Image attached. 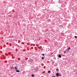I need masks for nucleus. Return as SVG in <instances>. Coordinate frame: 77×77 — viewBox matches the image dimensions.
Segmentation results:
<instances>
[{
  "label": "nucleus",
  "instance_id": "nucleus-1",
  "mask_svg": "<svg viewBox=\"0 0 77 77\" xmlns=\"http://www.w3.org/2000/svg\"><path fill=\"white\" fill-rule=\"evenodd\" d=\"M56 75L57 76V77H59V74L58 73H57L56 74Z\"/></svg>",
  "mask_w": 77,
  "mask_h": 77
},
{
  "label": "nucleus",
  "instance_id": "nucleus-2",
  "mask_svg": "<svg viewBox=\"0 0 77 77\" xmlns=\"http://www.w3.org/2000/svg\"><path fill=\"white\" fill-rule=\"evenodd\" d=\"M69 50H71V48H70L69 47L66 50H68V51H69Z\"/></svg>",
  "mask_w": 77,
  "mask_h": 77
},
{
  "label": "nucleus",
  "instance_id": "nucleus-3",
  "mask_svg": "<svg viewBox=\"0 0 77 77\" xmlns=\"http://www.w3.org/2000/svg\"><path fill=\"white\" fill-rule=\"evenodd\" d=\"M61 55L60 54L58 55V57H59L60 58L61 57Z\"/></svg>",
  "mask_w": 77,
  "mask_h": 77
},
{
  "label": "nucleus",
  "instance_id": "nucleus-4",
  "mask_svg": "<svg viewBox=\"0 0 77 77\" xmlns=\"http://www.w3.org/2000/svg\"><path fill=\"white\" fill-rule=\"evenodd\" d=\"M16 71L17 72H20V71L18 70H16Z\"/></svg>",
  "mask_w": 77,
  "mask_h": 77
},
{
  "label": "nucleus",
  "instance_id": "nucleus-5",
  "mask_svg": "<svg viewBox=\"0 0 77 77\" xmlns=\"http://www.w3.org/2000/svg\"><path fill=\"white\" fill-rule=\"evenodd\" d=\"M15 69H16V70H17V67H15Z\"/></svg>",
  "mask_w": 77,
  "mask_h": 77
},
{
  "label": "nucleus",
  "instance_id": "nucleus-6",
  "mask_svg": "<svg viewBox=\"0 0 77 77\" xmlns=\"http://www.w3.org/2000/svg\"><path fill=\"white\" fill-rule=\"evenodd\" d=\"M34 76H35V75H33V74L32 75V77H34Z\"/></svg>",
  "mask_w": 77,
  "mask_h": 77
},
{
  "label": "nucleus",
  "instance_id": "nucleus-7",
  "mask_svg": "<svg viewBox=\"0 0 77 77\" xmlns=\"http://www.w3.org/2000/svg\"><path fill=\"white\" fill-rule=\"evenodd\" d=\"M42 59L44 60V57H42Z\"/></svg>",
  "mask_w": 77,
  "mask_h": 77
},
{
  "label": "nucleus",
  "instance_id": "nucleus-8",
  "mask_svg": "<svg viewBox=\"0 0 77 77\" xmlns=\"http://www.w3.org/2000/svg\"><path fill=\"white\" fill-rule=\"evenodd\" d=\"M48 72V73H50V71H49Z\"/></svg>",
  "mask_w": 77,
  "mask_h": 77
},
{
  "label": "nucleus",
  "instance_id": "nucleus-9",
  "mask_svg": "<svg viewBox=\"0 0 77 77\" xmlns=\"http://www.w3.org/2000/svg\"><path fill=\"white\" fill-rule=\"evenodd\" d=\"M44 55H45V54H42V56H44Z\"/></svg>",
  "mask_w": 77,
  "mask_h": 77
},
{
  "label": "nucleus",
  "instance_id": "nucleus-10",
  "mask_svg": "<svg viewBox=\"0 0 77 77\" xmlns=\"http://www.w3.org/2000/svg\"><path fill=\"white\" fill-rule=\"evenodd\" d=\"M59 76H62V75H60V74H59Z\"/></svg>",
  "mask_w": 77,
  "mask_h": 77
},
{
  "label": "nucleus",
  "instance_id": "nucleus-11",
  "mask_svg": "<svg viewBox=\"0 0 77 77\" xmlns=\"http://www.w3.org/2000/svg\"><path fill=\"white\" fill-rule=\"evenodd\" d=\"M75 38H77V36H75Z\"/></svg>",
  "mask_w": 77,
  "mask_h": 77
},
{
  "label": "nucleus",
  "instance_id": "nucleus-12",
  "mask_svg": "<svg viewBox=\"0 0 77 77\" xmlns=\"http://www.w3.org/2000/svg\"><path fill=\"white\" fill-rule=\"evenodd\" d=\"M56 70L57 71H58V69H56Z\"/></svg>",
  "mask_w": 77,
  "mask_h": 77
},
{
  "label": "nucleus",
  "instance_id": "nucleus-13",
  "mask_svg": "<svg viewBox=\"0 0 77 77\" xmlns=\"http://www.w3.org/2000/svg\"><path fill=\"white\" fill-rule=\"evenodd\" d=\"M12 67H11V69H12Z\"/></svg>",
  "mask_w": 77,
  "mask_h": 77
},
{
  "label": "nucleus",
  "instance_id": "nucleus-14",
  "mask_svg": "<svg viewBox=\"0 0 77 77\" xmlns=\"http://www.w3.org/2000/svg\"><path fill=\"white\" fill-rule=\"evenodd\" d=\"M52 77H56L55 76H52Z\"/></svg>",
  "mask_w": 77,
  "mask_h": 77
},
{
  "label": "nucleus",
  "instance_id": "nucleus-15",
  "mask_svg": "<svg viewBox=\"0 0 77 77\" xmlns=\"http://www.w3.org/2000/svg\"><path fill=\"white\" fill-rule=\"evenodd\" d=\"M52 63H54V62H53Z\"/></svg>",
  "mask_w": 77,
  "mask_h": 77
},
{
  "label": "nucleus",
  "instance_id": "nucleus-16",
  "mask_svg": "<svg viewBox=\"0 0 77 77\" xmlns=\"http://www.w3.org/2000/svg\"><path fill=\"white\" fill-rule=\"evenodd\" d=\"M8 54H10L9 53H8Z\"/></svg>",
  "mask_w": 77,
  "mask_h": 77
}]
</instances>
